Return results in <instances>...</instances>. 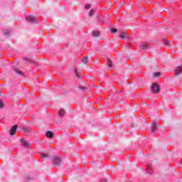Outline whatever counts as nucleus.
I'll list each match as a JSON object with an SVG mask.
<instances>
[{
  "label": "nucleus",
  "instance_id": "nucleus-12",
  "mask_svg": "<svg viewBox=\"0 0 182 182\" xmlns=\"http://www.w3.org/2000/svg\"><path fill=\"white\" fill-rule=\"evenodd\" d=\"M82 63H83V65H86V63H87V57H84L82 58Z\"/></svg>",
  "mask_w": 182,
  "mask_h": 182
},
{
  "label": "nucleus",
  "instance_id": "nucleus-16",
  "mask_svg": "<svg viewBox=\"0 0 182 182\" xmlns=\"http://www.w3.org/2000/svg\"><path fill=\"white\" fill-rule=\"evenodd\" d=\"M15 72H16V73H17V75H23L22 71H21L19 70H15Z\"/></svg>",
  "mask_w": 182,
  "mask_h": 182
},
{
  "label": "nucleus",
  "instance_id": "nucleus-8",
  "mask_svg": "<svg viewBox=\"0 0 182 182\" xmlns=\"http://www.w3.org/2000/svg\"><path fill=\"white\" fill-rule=\"evenodd\" d=\"M53 164L55 166H59L60 164V159L59 158H55L53 159Z\"/></svg>",
  "mask_w": 182,
  "mask_h": 182
},
{
  "label": "nucleus",
  "instance_id": "nucleus-4",
  "mask_svg": "<svg viewBox=\"0 0 182 182\" xmlns=\"http://www.w3.org/2000/svg\"><path fill=\"white\" fill-rule=\"evenodd\" d=\"M18 127L17 125H14L11 129H10V134L11 136H14L15 134V133H16V128Z\"/></svg>",
  "mask_w": 182,
  "mask_h": 182
},
{
  "label": "nucleus",
  "instance_id": "nucleus-24",
  "mask_svg": "<svg viewBox=\"0 0 182 182\" xmlns=\"http://www.w3.org/2000/svg\"><path fill=\"white\" fill-rule=\"evenodd\" d=\"M80 89L83 90V89H86V88H85L84 87H80Z\"/></svg>",
  "mask_w": 182,
  "mask_h": 182
},
{
  "label": "nucleus",
  "instance_id": "nucleus-21",
  "mask_svg": "<svg viewBox=\"0 0 182 182\" xmlns=\"http://www.w3.org/2000/svg\"><path fill=\"white\" fill-rule=\"evenodd\" d=\"M85 9H90V4H87L85 6Z\"/></svg>",
  "mask_w": 182,
  "mask_h": 182
},
{
  "label": "nucleus",
  "instance_id": "nucleus-14",
  "mask_svg": "<svg viewBox=\"0 0 182 182\" xmlns=\"http://www.w3.org/2000/svg\"><path fill=\"white\" fill-rule=\"evenodd\" d=\"M65 115V109H61L59 111V116H64Z\"/></svg>",
  "mask_w": 182,
  "mask_h": 182
},
{
  "label": "nucleus",
  "instance_id": "nucleus-3",
  "mask_svg": "<svg viewBox=\"0 0 182 182\" xmlns=\"http://www.w3.org/2000/svg\"><path fill=\"white\" fill-rule=\"evenodd\" d=\"M158 127H159V124H157V123L151 124V130L152 133H154V132H156Z\"/></svg>",
  "mask_w": 182,
  "mask_h": 182
},
{
  "label": "nucleus",
  "instance_id": "nucleus-23",
  "mask_svg": "<svg viewBox=\"0 0 182 182\" xmlns=\"http://www.w3.org/2000/svg\"><path fill=\"white\" fill-rule=\"evenodd\" d=\"M101 182H107V180H106V179H102V180L101 181Z\"/></svg>",
  "mask_w": 182,
  "mask_h": 182
},
{
  "label": "nucleus",
  "instance_id": "nucleus-25",
  "mask_svg": "<svg viewBox=\"0 0 182 182\" xmlns=\"http://www.w3.org/2000/svg\"><path fill=\"white\" fill-rule=\"evenodd\" d=\"M4 35H6V33H4Z\"/></svg>",
  "mask_w": 182,
  "mask_h": 182
},
{
  "label": "nucleus",
  "instance_id": "nucleus-15",
  "mask_svg": "<svg viewBox=\"0 0 182 182\" xmlns=\"http://www.w3.org/2000/svg\"><path fill=\"white\" fill-rule=\"evenodd\" d=\"M5 106V104L4 103V101L2 100H0V109H2Z\"/></svg>",
  "mask_w": 182,
  "mask_h": 182
},
{
  "label": "nucleus",
  "instance_id": "nucleus-2",
  "mask_svg": "<svg viewBox=\"0 0 182 182\" xmlns=\"http://www.w3.org/2000/svg\"><path fill=\"white\" fill-rule=\"evenodd\" d=\"M28 22H38V16H29L27 18Z\"/></svg>",
  "mask_w": 182,
  "mask_h": 182
},
{
  "label": "nucleus",
  "instance_id": "nucleus-5",
  "mask_svg": "<svg viewBox=\"0 0 182 182\" xmlns=\"http://www.w3.org/2000/svg\"><path fill=\"white\" fill-rule=\"evenodd\" d=\"M21 143L22 146H24L25 147H29L31 146L29 142H28V141H26L25 139H21Z\"/></svg>",
  "mask_w": 182,
  "mask_h": 182
},
{
  "label": "nucleus",
  "instance_id": "nucleus-6",
  "mask_svg": "<svg viewBox=\"0 0 182 182\" xmlns=\"http://www.w3.org/2000/svg\"><path fill=\"white\" fill-rule=\"evenodd\" d=\"M182 73V67L179 66L175 70V75H178Z\"/></svg>",
  "mask_w": 182,
  "mask_h": 182
},
{
  "label": "nucleus",
  "instance_id": "nucleus-10",
  "mask_svg": "<svg viewBox=\"0 0 182 182\" xmlns=\"http://www.w3.org/2000/svg\"><path fill=\"white\" fill-rule=\"evenodd\" d=\"M140 49H147L149 48V44L147 43H142L139 46Z\"/></svg>",
  "mask_w": 182,
  "mask_h": 182
},
{
  "label": "nucleus",
  "instance_id": "nucleus-13",
  "mask_svg": "<svg viewBox=\"0 0 182 182\" xmlns=\"http://www.w3.org/2000/svg\"><path fill=\"white\" fill-rule=\"evenodd\" d=\"M75 73L77 77L80 78V72L77 71V69H75Z\"/></svg>",
  "mask_w": 182,
  "mask_h": 182
},
{
  "label": "nucleus",
  "instance_id": "nucleus-1",
  "mask_svg": "<svg viewBox=\"0 0 182 182\" xmlns=\"http://www.w3.org/2000/svg\"><path fill=\"white\" fill-rule=\"evenodd\" d=\"M151 89L152 93H159V92H160V87H159L157 84L153 85Z\"/></svg>",
  "mask_w": 182,
  "mask_h": 182
},
{
  "label": "nucleus",
  "instance_id": "nucleus-20",
  "mask_svg": "<svg viewBox=\"0 0 182 182\" xmlns=\"http://www.w3.org/2000/svg\"><path fill=\"white\" fill-rule=\"evenodd\" d=\"M119 38H121L122 39H124V38H126V36L124 34H121L119 35Z\"/></svg>",
  "mask_w": 182,
  "mask_h": 182
},
{
  "label": "nucleus",
  "instance_id": "nucleus-9",
  "mask_svg": "<svg viewBox=\"0 0 182 182\" xmlns=\"http://www.w3.org/2000/svg\"><path fill=\"white\" fill-rule=\"evenodd\" d=\"M46 137H48V139H50L52 137H53V132H50V131H48L46 133Z\"/></svg>",
  "mask_w": 182,
  "mask_h": 182
},
{
  "label": "nucleus",
  "instance_id": "nucleus-7",
  "mask_svg": "<svg viewBox=\"0 0 182 182\" xmlns=\"http://www.w3.org/2000/svg\"><path fill=\"white\" fill-rule=\"evenodd\" d=\"M100 33L99 32V31H94L92 32V36H93V38H97V36H100Z\"/></svg>",
  "mask_w": 182,
  "mask_h": 182
},
{
  "label": "nucleus",
  "instance_id": "nucleus-22",
  "mask_svg": "<svg viewBox=\"0 0 182 182\" xmlns=\"http://www.w3.org/2000/svg\"><path fill=\"white\" fill-rule=\"evenodd\" d=\"M112 33H116V32H117V30L116 28H113L111 30Z\"/></svg>",
  "mask_w": 182,
  "mask_h": 182
},
{
  "label": "nucleus",
  "instance_id": "nucleus-11",
  "mask_svg": "<svg viewBox=\"0 0 182 182\" xmlns=\"http://www.w3.org/2000/svg\"><path fill=\"white\" fill-rule=\"evenodd\" d=\"M153 76H154V77H159L161 76V73H160V72L154 73Z\"/></svg>",
  "mask_w": 182,
  "mask_h": 182
},
{
  "label": "nucleus",
  "instance_id": "nucleus-18",
  "mask_svg": "<svg viewBox=\"0 0 182 182\" xmlns=\"http://www.w3.org/2000/svg\"><path fill=\"white\" fill-rule=\"evenodd\" d=\"M93 14H95V10H91L89 12V16H93Z\"/></svg>",
  "mask_w": 182,
  "mask_h": 182
},
{
  "label": "nucleus",
  "instance_id": "nucleus-17",
  "mask_svg": "<svg viewBox=\"0 0 182 182\" xmlns=\"http://www.w3.org/2000/svg\"><path fill=\"white\" fill-rule=\"evenodd\" d=\"M107 65L109 66V68H112V60L110 59H107Z\"/></svg>",
  "mask_w": 182,
  "mask_h": 182
},
{
  "label": "nucleus",
  "instance_id": "nucleus-19",
  "mask_svg": "<svg viewBox=\"0 0 182 182\" xmlns=\"http://www.w3.org/2000/svg\"><path fill=\"white\" fill-rule=\"evenodd\" d=\"M48 157H49V155H48L46 154H42V158L43 159H48Z\"/></svg>",
  "mask_w": 182,
  "mask_h": 182
}]
</instances>
